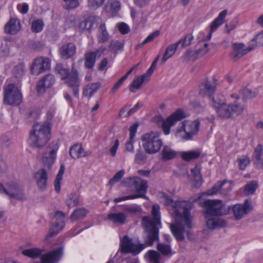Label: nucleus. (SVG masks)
I'll list each match as a JSON object with an SVG mask.
<instances>
[{"label":"nucleus","instance_id":"f257e3e1","mask_svg":"<svg viewBox=\"0 0 263 263\" xmlns=\"http://www.w3.org/2000/svg\"><path fill=\"white\" fill-rule=\"evenodd\" d=\"M152 216H145L142 219V225L144 230V243L135 245L132 239L125 235L121 241V251L123 253H139L146 246H152L155 241L159 240V230L161 228L160 206L154 204L151 211Z\"/></svg>","mask_w":263,"mask_h":263},{"label":"nucleus","instance_id":"f03ea898","mask_svg":"<svg viewBox=\"0 0 263 263\" xmlns=\"http://www.w3.org/2000/svg\"><path fill=\"white\" fill-rule=\"evenodd\" d=\"M161 198L165 205H172L174 209V223L170 226L173 236L178 241H184V227L190 229L193 227L190 213L193 203L185 200L174 202L172 198L164 193L162 194Z\"/></svg>","mask_w":263,"mask_h":263},{"label":"nucleus","instance_id":"7ed1b4c3","mask_svg":"<svg viewBox=\"0 0 263 263\" xmlns=\"http://www.w3.org/2000/svg\"><path fill=\"white\" fill-rule=\"evenodd\" d=\"M202 206L206 215V226L210 229H216L225 227L226 221L218 217H210L212 216H222L228 213L230 208L227 207L220 200H206Z\"/></svg>","mask_w":263,"mask_h":263},{"label":"nucleus","instance_id":"20e7f679","mask_svg":"<svg viewBox=\"0 0 263 263\" xmlns=\"http://www.w3.org/2000/svg\"><path fill=\"white\" fill-rule=\"evenodd\" d=\"M50 126L48 123H34L28 139L30 145L37 148L45 146L50 139Z\"/></svg>","mask_w":263,"mask_h":263},{"label":"nucleus","instance_id":"39448f33","mask_svg":"<svg viewBox=\"0 0 263 263\" xmlns=\"http://www.w3.org/2000/svg\"><path fill=\"white\" fill-rule=\"evenodd\" d=\"M160 135L158 132H152L142 136L143 147L146 153L154 154L160 151L163 144Z\"/></svg>","mask_w":263,"mask_h":263},{"label":"nucleus","instance_id":"423d86ee","mask_svg":"<svg viewBox=\"0 0 263 263\" xmlns=\"http://www.w3.org/2000/svg\"><path fill=\"white\" fill-rule=\"evenodd\" d=\"M244 110L243 105L235 101L233 103L225 105L216 111L218 116L221 119L228 120L234 119L242 114Z\"/></svg>","mask_w":263,"mask_h":263},{"label":"nucleus","instance_id":"0eeeda50","mask_svg":"<svg viewBox=\"0 0 263 263\" xmlns=\"http://www.w3.org/2000/svg\"><path fill=\"white\" fill-rule=\"evenodd\" d=\"M20 90L13 84H9L5 88L4 102L11 106H17L22 102Z\"/></svg>","mask_w":263,"mask_h":263},{"label":"nucleus","instance_id":"6e6552de","mask_svg":"<svg viewBox=\"0 0 263 263\" xmlns=\"http://www.w3.org/2000/svg\"><path fill=\"white\" fill-rule=\"evenodd\" d=\"M199 127L200 122L197 120H185L181 123L180 127L177 128L176 134L178 136H181L184 139L189 140L197 134Z\"/></svg>","mask_w":263,"mask_h":263},{"label":"nucleus","instance_id":"1a4fd4ad","mask_svg":"<svg viewBox=\"0 0 263 263\" xmlns=\"http://www.w3.org/2000/svg\"><path fill=\"white\" fill-rule=\"evenodd\" d=\"M123 183L126 186H134L137 195H133L134 198H143L147 199L145 196L148 187L147 181L139 177H128L124 179Z\"/></svg>","mask_w":263,"mask_h":263},{"label":"nucleus","instance_id":"9d476101","mask_svg":"<svg viewBox=\"0 0 263 263\" xmlns=\"http://www.w3.org/2000/svg\"><path fill=\"white\" fill-rule=\"evenodd\" d=\"M185 117L184 112L179 109L170 116L165 120L161 117H157V121L158 124L161 125L164 134L167 135L170 134L171 127L176 122L181 120Z\"/></svg>","mask_w":263,"mask_h":263},{"label":"nucleus","instance_id":"9b49d317","mask_svg":"<svg viewBox=\"0 0 263 263\" xmlns=\"http://www.w3.org/2000/svg\"><path fill=\"white\" fill-rule=\"evenodd\" d=\"M65 83L70 88L73 95L79 98V87L81 85V80L79 77V73L73 64L71 66L70 75L65 80Z\"/></svg>","mask_w":263,"mask_h":263},{"label":"nucleus","instance_id":"f8f14e48","mask_svg":"<svg viewBox=\"0 0 263 263\" xmlns=\"http://www.w3.org/2000/svg\"><path fill=\"white\" fill-rule=\"evenodd\" d=\"M106 48L103 46L100 47L93 51H88L84 54V66L86 69H92L96 63L97 59H99L104 51Z\"/></svg>","mask_w":263,"mask_h":263},{"label":"nucleus","instance_id":"ddd939ff","mask_svg":"<svg viewBox=\"0 0 263 263\" xmlns=\"http://www.w3.org/2000/svg\"><path fill=\"white\" fill-rule=\"evenodd\" d=\"M50 60L47 58L39 57L35 59L31 66L33 74L39 75L50 69Z\"/></svg>","mask_w":263,"mask_h":263},{"label":"nucleus","instance_id":"4468645a","mask_svg":"<svg viewBox=\"0 0 263 263\" xmlns=\"http://www.w3.org/2000/svg\"><path fill=\"white\" fill-rule=\"evenodd\" d=\"M232 48L233 51L230 54V57L233 61H236L242 56L255 49V46L253 44H251L248 47H246L243 43H233Z\"/></svg>","mask_w":263,"mask_h":263},{"label":"nucleus","instance_id":"2eb2a0df","mask_svg":"<svg viewBox=\"0 0 263 263\" xmlns=\"http://www.w3.org/2000/svg\"><path fill=\"white\" fill-rule=\"evenodd\" d=\"M7 189L5 194L9 196L11 198L16 200H26L25 194L22 190L21 186L15 182L9 181L7 183Z\"/></svg>","mask_w":263,"mask_h":263},{"label":"nucleus","instance_id":"dca6fc26","mask_svg":"<svg viewBox=\"0 0 263 263\" xmlns=\"http://www.w3.org/2000/svg\"><path fill=\"white\" fill-rule=\"evenodd\" d=\"M218 84L215 77H213L211 80L206 79L205 82L201 83L199 85L200 94L212 97L216 91Z\"/></svg>","mask_w":263,"mask_h":263},{"label":"nucleus","instance_id":"f3484780","mask_svg":"<svg viewBox=\"0 0 263 263\" xmlns=\"http://www.w3.org/2000/svg\"><path fill=\"white\" fill-rule=\"evenodd\" d=\"M58 147L54 149H47L43 154L42 157V163L44 168L50 171L52 165L54 164L57 158V153Z\"/></svg>","mask_w":263,"mask_h":263},{"label":"nucleus","instance_id":"a211bd4d","mask_svg":"<svg viewBox=\"0 0 263 263\" xmlns=\"http://www.w3.org/2000/svg\"><path fill=\"white\" fill-rule=\"evenodd\" d=\"M47 170L45 168H41L36 171L33 175V178L35 181L38 189L44 191L47 185L48 173Z\"/></svg>","mask_w":263,"mask_h":263},{"label":"nucleus","instance_id":"6ab92c4d","mask_svg":"<svg viewBox=\"0 0 263 263\" xmlns=\"http://www.w3.org/2000/svg\"><path fill=\"white\" fill-rule=\"evenodd\" d=\"M63 250V247H60L47 254H43L41 257L42 263L57 262L62 256Z\"/></svg>","mask_w":263,"mask_h":263},{"label":"nucleus","instance_id":"aec40b11","mask_svg":"<svg viewBox=\"0 0 263 263\" xmlns=\"http://www.w3.org/2000/svg\"><path fill=\"white\" fill-rule=\"evenodd\" d=\"M252 209L250 201L246 200L243 204H235L233 207V213L236 220H240Z\"/></svg>","mask_w":263,"mask_h":263},{"label":"nucleus","instance_id":"412c9836","mask_svg":"<svg viewBox=\"0 0 263 263\" xmlns=\"http://www.w3.org/2000/svg\"><path fill=\"white\" fill-rule=\"evenodd\" d=\"M77 48L73 43L70 42L63 44L59 48L60 57L64 60L72 58L76 53Z\"/></svg>","mask_w":263,"mask_h":263},{"label":"nucleus","instance_id":"4be33fe9","mask_svg":"<svg viewBox=\"0 0 263 263\" xmlns=\"http://www.w3.org/2000/svg\"><path fill=\"white\" fill-rule=\"evenodd\" d=\"M54 82V77L51 74H47L38 82L36 85L37 92L43 93L46 88L51 87Z\"/></svg>","mask_w":263,"mask_h":263},{"label":"nucleus","instance_id":"5701e85b","mask_svg":"<svg viewBox=\"0 0 263 263\" xmlns=\"http://www.w3.org/2000/svg\"><path fill=\"white\" fill-rule=\"evenodd\" d=\"M227 14L228 10H223L220 12L218 17L212 22L210 26V31L208 35L206 40H210L212 37L213 32L224 23V18Z\"/></svg>","mask_w":263,"mask_h":263},{"label":"nucleus","instance_id":"b1692460","mask_svg":"<svg viewBox=\"0 0 263 263\" xmlns=\"http://www.w3.org/2000/svg\"><path fill=\"white\" fill-rule=\"evenodd\" d=\"M95 18L89 17L80 21L76 27L78 32L83 33L85 32L90 33L92 30L94 25Z\"/></svg>","mask_w":263,"mask_h":263},{"label":"nucleus","instance_id":"393cba45","mask_svg":"<svg viewBox=\"0 0 263 263\" xmlns=\"http://www.w3.org/2000/svg\"><path fill=\"white\" fill-rule=\"evenodd\" d=\"M20 21L16 18H11L5 26V31L9 34H15L21 29Z\"/></svg>","mask_w":263,"mask_h":263},{"label":"nucleus","instance_id":"a878e982","mask_svg":"<svg viewBox=\"0 0 263 263\" xmlns=\"http://www.w3.org/2000/svg\"><path fill=\"white\" fill-rule=\"evenodd\" d=\"M177 154V152L167 145H164L160 152L161 159L163 161L171 160L175 159Z\"/></svg>","mask_w":263,"mask_h":263},{"label":"nucleus","instance_id":"bb28decb","mask_svg":"<svg viewBox=\"0 0 263 263\" xmlns=\"http://www.w3.org/2000/svg\"><path fill=\"white\" fill-rule=\"evenodd\" d=\"M69 154L73 159H79L88 155V153L85 152L82 146L78 144H74L71 147L69 151Z\"/></svg>","mask_w":263,"mask_h":263},{"label":"nucleus","instance_id":"cd10ccee","mask_svg":"<svg viewBox=\"0 0 263 263\" xmlns=\"http://www.w3.org/2000/svg\"><path fill=\"white\" fill-rule=\"evenodd\" d=\"M127 216L122 212L111 213L106 216V219L114 223L123 224L125 223Z\"/></svg>","mask_w":263,"mask_h":263},{"label":"nucleus","instance_id":"c85d7f7f","mask_svg":"<svg viewBox=\"0 0 263 263\" xmlns=\"http://www.w3.org/2000/svg\"><path fill=\"white\" fill-rule=\"evenodd\" d=\"M101 87V84L98 82L88 84L83 89V95L85 97H91Z\"/></svg>","mask_w":263,"mask_h":263},{"label":"nucleus","instance_id":"c756f323","mask_svg":"<svg viewBox=\"0 0 263 263\" xmlns=\"http://www.w3.org/2000/svg\"><path fill=\"white\" fill-rule=\"evenodd\" d=\"M65 225V221H60L53 222L46 236V239L56 235L64 228Z\"/></svg>","mask_w":263,"mask_h":263},{"label":"nucleus","instance_id":"7c9ffc66","mask_svg":"<svg viewBox=\"0 0 263 263\" xmlns=\"http://www.w3.org/2000/svg\"><path fill=\"white\" fill-rule=\"evenodd\" d=\"M138 125V124L136 123L130 126L129 128V140L126 143V149L128 152H134L133 139L135 138Z\"/></svg>","mask_w":263,"mask_h":263},{"label":"nucleus","instance_id":"2f4dec72","mask_svg":"<svg viewBox=\"0 0 263 263\" xmlns=\"http://www.w3.org/2000/svg\"><path fill=\"white\" fill-rule=\"evenodd\" d=\"M149 78L147 77V75L145 73L138 77L134 80L132 84L130 85L129 90L132 92H135L138 89H140L142 84L145 81H148Z\"/></svg>","mask_w":263,"mask_h":263},{"label":"nucleus","instance_id":"473e14b6","mask_svg":"<svg viewBox=\"0 0 263 263\" xmlns=\"http://www.w3.org/2000/svg\"><path fill=\"white\" fill-rule=\"evenodd\" d=\"M180 42L181 41H177L175 43L170 45L167 47L161 60V62L163 63H165L166 60L174 54L180 45Z\"/></svg>","mask_w":263,"mask_h":263},{"label":"nucleus","instance_id":"72a5a7b5","mask_svg":"<svg viewBox=\"0 0 263 263\" xmlns=\"http://www.w3.org/2000/svg\"><path fill=\"white\" fill-rule=\"evenodd\" d=\"M97 36L98 42L101 43H105L109 40V35L104 23L99 26Z\"/></svg>","mask_w":263,"mask_h":263},{"label":"nucleus","instance_id":"f704fd0d","mask_svg":"<svg viewBox=\"0 0 263 263\" xmlns=\"http://www.w3.org/2000/svg\"><path fill=\"white\" fill-rule=\"evenodd\" d=\"M89 213V211L85 208H80L74 210L70 216L72 222L79 220L84 218Z\"/></svg>","mask_w":263,"mask_h":263},{"label":"nucleus","instance_id":"c9c22d12","mask_svg":"<svg viewBox=\"0 0 263 263\" xmlns=\"http://www.w3.org/2000/svg\"><path fill=\"white\" fill-rule=\"evenodd\" d=\"M139 63L133 66L124 76L121 78L119 81L115 84L112 88L110 90V93L111 95L115 94L120 87L122 85L124 81L127 78L128 76L134 70L137 68Z\"/></svg>","mask_w":263,"mask_h":263},{"label":"nucleus","instance_id":"e433bc0d","mask_svg":"<svg viewBox=\"0 0 263 263\" xmlns=\"http://www.w3.org/2000/svg\"><path fill=\"white\" fill-rule=\"evenodd\" d=\"M191 175L192 179L195 181L194 185L195 187H199L202 183V177L200 173V167L197 165L194 168L191 170Z\"/></svg>","mask_w":263,"mask_h":263},{"label":"nucleus","instance_id":"4c0bfd02","mask_svg":"<svg viewBox=\"0 0 263 263\" xmlns=\"http://www.w3.org/2000/svg\"><path fill=\"white\" fill-rule=\"evenodd\" d=\"M201 155V152L198 150L182 152L181 157L183 160L186 161L198 159Z\"/></svg>","mask_w":263,"mask_h":263},{"label":"nucleus","instance_id":"58836bf2","mask_svg":"<svg viewBox=\"0 0 263 263\" xmlns=\"http://www.w3.org/2000/svg\"><path fill=\"white\" fill-rule=\"evenodd\" d=\"M64 171L65 165L63 163H62L60 165V170L54 181V189L57 193H59L60 192L61 185Z\"/></svg>","mask_w":263,"mask_h":263},{"label":"nucleus","instance_id":"ea45409f","mask_svg":"<svg viewBox=\"0 0 263 263\" xmlns=\"http://www.w3.org/2000/svg\"><path fill=\"white\" fill-rule=\"evenodd\" d=\"M157 249L163 256H171L173 254L171 247L168 244L158 243Z\"/></svg>","mask_w":263,"mask_h":263},{"label":"nucleus","instance_id":"a19ab883","mask_svg":"<svg viewBox=\"0 0 263 263\" xmlns=\"http://www.w3.org/2000/svg\"><path fill=\"white\" fill-rule=\"evenodd\" d=\"M42 252L43 251L41 249L34 248L23 250L22 254L28 257L35 258L40 256L42 254Z\"/></svg>","mask_w":263,"mask_h":263},{"label":"nucleus","instance_id":"79ce46f5","mask_svg":"<svg viewBox=\"0 0 263 263\" xmlns=\"http://www.w3.org/2000/svg\"><path fill=\"white\" fill-rule=\"evenodd\" d=\"M121 8L120 2L117 0H108L106 4L107 11L110 12H117Z\"/></svg>","mask_w":263,"mask_h":263},{"label":"nucleus","instance_id":"37998d69","mask_svg":"<svg viewBox=\"0 0 263 263\" xmlns=\"http://www.w3.org/2000/svg\"><path fill=\"white\" fill-rule=\"evenodd\" d=\"M146 152L143 151L141 148H139L136 153L134 161L138 164H144L147 160Z\"/></svg>","mask_w":263,"mask_h":263},{"label":"nucleus","instance_id":"c03bdc74","mask_svg":"<svg viewBox=\"0 0 263 263\" xmlns=\"http://www.w3.org/2000/svg\"><path fill=\"white\" fill-rule=\"evenodd\" d=\"M211 101L212 105L215 108L216 111H217L218 109L220 108L221 106L226 104L224 97L222 96L220 97L216 96L212 97Z\"/></svg>","mask_w":263,"mask_h":263},{"label":"nucleus","instance_id":"a18cd8bd","mask_svg":"<svg viewBox=\"0 0 263 263\" xmlns=\"http://www.w3.org/2000/svg\"><path fill=\"white\" fill-rule=\"evenodd\" d=\"M258 187V184L256 181H252L245 185V194L247 195L253 194Z\"/></svg>","mask_w":263,"mask_h":263},{"label":"nucleus","instance_id":"49530a36","mask_svg":"<svg viewBox=\"0 0 263 263\" xmlns=\"http://www.w3.org/2000/svg\"><path fill=\"white\" fill-rule=\"evenodd\" d=\"M44 27V23L42 20L37 19L32 22L31 29L33 32L39 33L41 32Z\"/></svg>","mask_w":263,"mask_h":263},{"label":"nucleus","instance_id":"de8ad7c7","mask_svg":"<svg viewBox=\"0 0 263 263\" xmlns=\"http://www.w3.org/2000/svg\"><path fill=\"white\" fill-rule=\"evenodd\" d=\"M56 72L59 73L62 80H65L70 75L68 69L64 68L61 64H58L55 67Z\"/></svg>","mask_w":263,"mask_h":263},{"label":"nucleus","instance_id":"09e8293b","mask_svg":"<svg viewBox=\"0 0 263 263\" xmlns=\"http://www.w3.org/2000/svg\"><path fill=\"white\" fill-rule=\"evenodd\" d=\"M240 94L243 99H249L256 97L258 92L257 91H252V90L245 88L240 90Z\"/></svg>","mask_w":263,"mask_h":263},{"label":"nucleus","instance_id":"8fccbe9b","mask_svg":"<svg viewBox=\"0 0 263 263\" xmlns=\"http://www.w3.org/2000/svg\"><path fill=\"white\" fill-rule=\"evenodd\" d=\"M106 0H87V7L89 10H96L101 7Z\"/></svg>","mask_w":263,"mask_h":263},{"label":"nucleus","instance_id":"3c124183","mask_svg":"<svg viewBox=\"0 0 263 263\" xmlns=\"http://www.w3.org/2000/svg\"><path fill=\"white\" fill-rule=\"evenodd\" d=\"M160 34L159 30H156L150 34L142 43L137 46V49L142 48L145 44L152 41L154 39L158 37Z\"/></svg>","mask_w":263,"mask_h":263},{"label":"nucleus","instance_id":"603ef678","mask_svg":"<svg viewBox=\"0 0 263 263\" xmlns=\"http://www.w3.org/2000/svg\"><path fill=\"white\" fill-rule=\"evenodd\" d=\"M160 34L159 30H156L150 34L142 43L137 46V49L142 48L145 44L152 41L154 39L158 37Z\"/></svg>","mask_w":263,"mask_h":263},{"label":"nucleus","instance_id":"864d4df0","mask_svg":"<svg viewBox=\"0 0 263 263\" xmlns=\"http://www.w3.org/2000/svg\"><path fill=\"white\" fill-rule=\"evenodd\" d=\"M63 6L67 10L77 8L80 5L79 0H63Z\"/></svg>","mask_w":263,"mask_h":263},{"label":"nucleus","instance_id":"5fc2aeb1","mask_svg":"<svg viewBox=\"0 0 263 263\" xmlns=\"http://www.w3.org/2000/svg\"><path fill=\"white\" fill-rule=\"evenodd\" d=\"M226 180L218 181L216 183L214 184V185L211 189L209 190L208 191V194L209 195H214L216 194L218 191L222 188V187L226 183Z\"/></svg>","mask_w":263,"mask_h":263},{"label":"nucleus","instance_id":"6e6d98bb","mask_svg":"<svg viewBox=\"0 0 263 263\" xmlns=\"http://www.w3.org/2000/svg\"><path fill=\"white\" fill-rule=\"evenodd\" d=\"M237 161L239 168L241 170H244L246 167L250 163V159L247 156H242L238 158Z\"/></svg>","mask_w":263,"mask_h":263},{"label":"nucleus","instance_id":"4d7b16f0","mask_svg":"<svg viewBox=\"0 0 263 263\" xmlns=\"http://www.w3.org/2000/svg\"><path fill=\"white\" fill-rule=\"evenodd\" d=\"M149 259L153 263H160L161 255L156 251L149 250L148 253Z\"/></svg>","mask_w":263,"mask_h":263},{"label":"nucleus","instance_id":"13d9d810","mask_svg":"<svg viewBox=\"0 0 263 263\" xmlns=\"http://www.w3.org/2000/svg\"><path fill=\"white\" fill-rule=\"evenodd\" d=\"M25 65L23 63H20L16 65L13 69V74L17 78L22 77L24 73Z\"/></svg>","mask_w":263,"mask_h":263},{"label":"nucleus","instance_id":"bf43d9fd","mask_svg":"<svg viewBox=\"0 0 263 263\" xmlns=\"http://www.w3.org/2000/svg\"><path fill=\"white\" fill-rule=\"evenodd\" d=\"M125 173V171L124 170H120L118 171L114 176L110 179L109 181V184L110 185H114L116 182H117L120 181V180L122 178L124 174Z\"/></svg>","mask_w":263,"mask_h":263},{"label":"nucleus","instance_id":"052dcab7","mask_svg":"<svg viewBox=\"0 0 263 263\" xmlns=\"http://www.w3.org/2000/svg\"><path fill=\"white\" fill-rule=\"evenodd\" d=\"M123 44L118 41H112L108 46L109 49L111 51H117L122 49Z\"/></svg>","mask_w":263,"mask_h":263},{"label":"nucleus","instance_id":"680f3d73","mask_svg":"<svg viewBox=\"0 0 263 263\" xmlns=\"http://www.w3.org/2000/svg\"><path fill=\"white\" fill-rule=\"evenodd\" d=\"M193 39L194 36L191 34H189L186 35L183 39H181L178 41H181L180 44H181L182 47L184 48L190 45Z\"/></svg>","mask_w":263,"mask_h":263},{"label":"nucleus","instance_id":"e2e57ef3","mask_svg":"<svg viewBox=\"0 0 263 263\" xmlns=\"http://www.w3.org/2000/svg\"><path fill=\"white\" fill-rule=\"evenodd\" d=\"M252 44H253L255 47L256 46H261L263 45V31L258 33L255 38L251 40Z\"/></svg>","mask_w":263,"mask_h":263},{"label":"nucleus","instance_id":"0e129e2a","mask_svg":"<svg viewBox=\"0 0 263 263\" xmlns=\"http://www.w3.org/2000/svg\"><path fill=\"white\" fill-rule=\"evenodd\" d=\"M79 200L78 197L74 194L72 195L66 200V204L69 207H73L79 204Z\"/></svg>","mask_w":263,"mask_h":263},{"label":"nucleus","instance_id":"69168bd1","mask_svg":"<svg viewBox=\"0 0 263 263\" xmlns=\"http://www.w3.org/2000/svg\"><path fill=\"white\" fill-rule=\"evenodd\" d=\"M184 57V59L187 61H194L198 58V57L196 53V51H194L193 50H187L185 52Z\"/></svg>","mask_w":263,"mask_h":263},{"label":"nucleus","instance_id":"338daca9","mask_svg":"<svg viewBox=\"0 0 263 263\" xmlns=\"http://www.w3.org/2000/svg\"><path fill=\"white\" fill-rule=\"evenodd\" d=\"M237 25V18H234L229 23L226 24L225 26V32L229 33L231 31L234 30Z\"/></svg>","mask_w":263,"mask_h":263},{"label":"nucleus","instance_id":"774afa93","mask_svg":"<svg viewBox=\"0 0 263 263\" xmlns=\"http://www.w3.org/2000/svg\"><path fill=\"white\" fill-rule=\"evenodd\" d=\"M117 27L120 32L122 34L128 33L130 30L129 26L124 23H118Z\"/></svg>","mask_w":263,"mask_h":263}]
</instances>
